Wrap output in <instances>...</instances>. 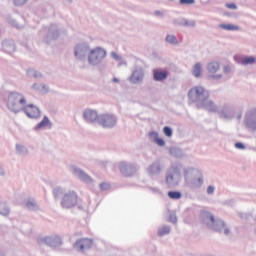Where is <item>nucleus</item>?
Instances as JSON below:
<instances>
[{"label": "nucleus", "mask_w": 256, "mask_h": 256, "mask_svg": "<svg viewBox=\"0 0 256 256\" xmlns=\"http://www.w3.org/2000/svg\"><path fill=\"white\" fill-rule=\"evenodd\" d=\"M153 77H154L155 81H165V79L167 77H169V72L154 70V76Z\"/></svg>", "instance_id": "nucleus-10"}, {"label": "nucleus", "mask_w": 256, "mask_h": 256, "mask_svg": "<svg viewBox=\"0 0 256 256\" xmlns=\"http://www.w3.org/2000/svg\"><path fill=\"white\" fill-rule=\"evenodd\" d=\"M219 62H211L208 64L207 69L209 73H217L219 71Z\"/></svg>", "instance_id": "nucleus-12"}, {"label": "nucleus", "mask_w": 256, "mask_h": 256, "mask_svg": "<svg viewBox=\"0 0 256 256\" xmlns=\"http://www.w3.org/2000/svg\"><path fill=\"white\" fill-rule=\"evenodd\" d=\"M219 28L224 31H239V26L233 24H220Z\"/></svg>", "instance_id": "nucleus-11"}, {"label": "nucleus", "mask_w": 256, "mask_h": 256, "mask_svg": "<svg viewBox=\"0 0 256 256\" xmlns=\"http://www.w3.org/2000/svg\"><path fill=\"white\" fill-rule=\"evenodd\" d=\"M167 233H169V228H163V229L159 232L160 235H167Z\"/></svg>", "instance_id": "nucleus-26"}, {"label": "nucleus", "mask_w": 256, "mask_h": 256, "mask_svg": "<svg viewBox=\"0 0 256 256\" xmlns=\"http://www.w3.org/2000/svg\"><path fill=\"white\" fill-rule=\"evenodd\" d=\"M168 197L170 199H181V192L170 191V192H168Z\"/></svg>", "instance_id": "nucleus-16"}, {"label": "nucleus", "mask_w": 256, "mask_h": 256, "mask_svg": "<svg viewBox=\"0 0 256 256\" xmlns=\"http://www.w3.org/2000/svg\"><path fill=\"white\" fill-rule=\"evenodd\" d=\"M213 191H215V188L213 186H209L207 188V193L211 194V193H213Z\"/></svg>", "instance_id": "nucleus-29"}, {"label": "nucleus", "mask_w": 256, "mask_h": 256, "mask_svg": "<svg viewBox=\"0 0 256 256\" xmlns=\"http://www.w3.org/2000/svg\"><path fill=\"white\" fill-rule=\"evenodd\" d=\"M83 49L81 47L76 48L75 56L78 57L80 53H82Z\"/></svg>", "instance_id": "nucleus-27"}, {"label": "nucleus", "mask_w": 256, "mask_h": 256, "mask_svg": "<svg viewBox=\"0 0 256 256\" xmlns=\"http://www.w3.org/2000/svg\"><path fill=\"white\" fill-rule=\"evenodd\" d=\"M155 143L159 145V147H164L165 146V140L162 138L156 137L154 139Z\"/></svg>", "instance_id": "nucleus-19"}, {"label": "nucleus", "mask_w": 256, "mask_h": 256, "mask_svg": "<svg viewBox=\"0 0 256 256\" xmlns=\"http://www.w3.org/2000/svg\"><path fill=\"white\" fill-rule=\"evenodd\" d=\"M99 123L104 128L114 127L115 126V117H113V115L104 114L100 117Z\"/></svg>", "instance_id": "nucleus-5"}, {"label": "nucleus", "mask_w": 256, "mask_h": 256, "mask_svg": "<svg viewBox=\"0 0 256 256\" xmlns=\"http://www.w3.org/2000/svg\"><path fill=\"white\" fill-rule=\"evenodd\" d=\"M241 63L242 65H253V63H255V57L250 56L242 58Z\"/></svg>", "instance_id": "nucleus-13"}, {"label": "nucleus", "mask_w": 256, "mask_h": 256, "mask_svg": "<svg viewBox=\"0 0 256 256\" xmlns=\"http://www.w3.org/2000/svg\"><path fill=\"white\" fill-rule=\"evenodd\" d=\"M229 71H231V67L226 66V67L224 68V73H229Z\"/></svg>", "instance_id": "nucleus-31"}, {"label": "nucleus", "mask_w": 256, "mask_h": 256, "mask_svg": "<svg viewBox=\"0 0 256 256\" xmlns=\"http://www.w3.org/2000/svg\"><path fill=\"white\" fill-rule=\"evenodd\" d=\"M227 9H237V5L233 4V3H228L226 4Z\"/></svg>", "instance_id": "nucleus-25"}, {"label": "nucleus", "mask_w": 256, "mask_h": 256, "mask_svg": "<svg viewBox=\"0 0 256 256\" xmlns=\"http://www.w3.org/2000/svg\"><path fill=\"white\" fill-rule=\"evenodd\" d=\"M23 111L30 119H37L41 116V111H39V108H37V106H33V104L25 106L23 108Z\"/></svg>", "instance_id": "nucleus-4"}, {"label": "nucleus", "mask_w": 256, "mask_h": 256, "mask_svg": "<svg viewBox=\"0 0 256 256\" xmlns=\"http://www.w3.org/2000/svg\"><path fill=\"white\" fill-rule=\"evenodd\" d=\"M205 93V89L203 87H200V86H197V87H194L192 88L190 91H189V98L194 101L195 99H199V97L201 95H203Z\"/></svg>", "instance_id": "nucleus-8"}, {"label": "nucleus", "mask_w": 256, "mask_h": 256, "mask_svg": "<svg viewBox=\"0 0 256 256\" xmlns=\"http://www.w3.org/2000/svg\"><path fill=\"white\" fill-rule=\"evenodd\" d=\"M91 245H93V241L91 239L82 238L74 244V247L79 249V251H84V249H90Z\"/></svg>", "instance_id": "nucleus-6"}, {"label": "nucleus", "mask_w": 256, "mask_h": 256, "mask_svg": "<svg viewBox=\"0 0 256 256\" xmlns=\"http://www.w3.org/2000/svg\"><path fill=\"white\" fill-rule=\"evenodd\" d=\"M59 193V190H54V195H57Z\"/></svg>", "instance_id": "nucleus-34"}, {"label": "nucleus", "mask_w": 256, "mask_h": 256, "mask_svg": "<svg viewBox=\"0 0 256 256\" xmlns=\"http://www.w3.org/2000/svg\"><path fill=\"white\" fill-rule=\"evenodd\" d=\"M210 220L212 223H215V218L213 216H210Z\"/></svg>", "instance_id": "nucleus-32"}, {"label": "nucleus", "mask_w": 256, "mask_h": 256, "mask_svg": "<svg viewBox=\"0 0 256 256\" xmlns=\"http://www.w3.org/2000/svg\"><path fill=\"white\" fill-rule=\"evenodd\" d=\"M109 187H110L109 183H101L100 184V189L102 191H107V189H109Z\"/></svg>", "instance_id": "nucleus-23"}, {"label": "nucleus", "mask_w": 256, "mask_h": 256, "mask_svg": "<svg viewBox=\"0 0 256 256\" xmlns=\"http://www.w3.org/2000/svg\"><path fill=\"white\" fill-rule=\"evenodd\" d=\"M111 57L115 59V61H121V56L116 52H111Z\"/></svg>", "instance_id": "nucleus-24"}, {"label": "nucleus", "mask_w": 256, "mask_h": 256, "mask_svg": "<svg viewBox=\"0 0 256 256\" xmlns=\"http://www.w3.org/2000/svg\"><path fill=\"white\" fill-rule=\"evenodd\" d=\"M26 205H27L28 209H31V207H34V206H35V203H33V202H28Z\"/></svg>", "instance_id": "nucleus-30"}, {"label": "nucleus", "mask_w": 256, "mask_h": 256, "mask_svg": "<svg viewBox=\"0 0 256 256\" xmlns=\"http://www.w3.org/2000/svg\"><path fill=\"white\" fill-rule=\"evenodd\" d=\"M166 41H167V43H171V45H177V43H179L177 41V37H175L174 35H168L166 37Z\"/></svg>", "instance_id": "nucleus-17"}, {"label": "nucleus", "mask_w": 256, "mask_h": 256, "mask_svg": "<svg viewBox=\"0 0 256 256\" xmlns=\"http://www.w3.org/2000/svg\"><path fill=\"white\" fill-rule=\"evenodd\" d=\"M131 83H140L143 81V70H135L130 78Z\"/></svg>", "instance_id": "nucleus-9"}, {"label": "nucleus", "mask_w": 256, "mask_h": 256, "mask_svg": "<svg viewBox=\"0 0 256 256\" xmlns=\"http://www.w3.org/2000/svg\"><path fill=\"white\" fill-rule=\"evenodd\" d=\"M107 52L103 48H96L91 50L90 55L88 56L89 63H97L101 59H105Z\"/></svg>", "instance_id": "nucleus-3"}, {"label": "nucleus", "mask_w": 256, "mask_h": 256, "mask_svg": "<svg viewBox=\"0 0 256 256\" xmlns=\"http://www.w3.org/2000/svg\"><path fill=\"white\" fill-rule=\"evenodd\" d=\"M225 233H226V235H227V234L229 233V230H226Z\"/></svg>", "instance_id": "nucleus-35"}, {"label": "nucleus", "mask_w": 256, "mask_h": 256, "mask_svg": "<svg viewBox=\"0 0 256 256\" xmlns=\"http://www.w3.org/2000/svg\"><path fill=\"white\" fill-rule=\"evenodd\" d=\"M7 106L11 111L17 113L25 106V97L17 92H12L8 96Z\"/></svg>", "instance_id": "nucleus-1"}, {"label": "nucleus", "mask_w": 256, "mask_h": 256, "mask_svg": "<svg viewBox=\"0 0 256 256\" xmlns=\"http://www.w3.org/2000/svg\"><path fill=\"white\" fill-rule=\"evenodd\" d=\"M235 147H236L237 149H245V146L243 145V143H236V144H235Z\"/></svg>", "instance_id": "nucleus-28"}, {"label": "nucleus", "mask_w": 256, "mask_h": 256, "mask_svg": "<svg viewBox=\"0 0 256 256\" xmlns=\"http://www.w3.org/2000/svg\"><path fill=\"white\" fill-rule=\"evenodd\" d=\"M163 131L166 137H171L173 135V130H171L169 126L164 127Z\"/></svg>", "instance_id": "nucleus-18"}, {"label": "nucleus", "mask_w": 256, "mask_h": 256, "mask_svg": "<svg viewBox=\"0 0 256 256\" xmlns=\"http://www.w3.org/2000/svg\"><path fill=\"white\" fill-rule=\"evenodd\" d=\"M113 82H114V83H119V79L113 78Z\"/></svg>", "instance_id": "nucleus-33"}, {"label": "nucleus", "mask_w": 256, "mask_h": 256, "mask_svg": "<svg viewBox=\"0 0 256 256\" xmlns=\"http://www.w3.org/2000/svg\"><path fill=\"white\" fill-rule=\"evenodd\" d=\"M28 0H14V5H16V7H19L21 5H25V3H27Z\"/></svg>", "instance_id": "nucleus-22"}, {"label": "nucleus", "mask_w": 256, "mask_h": 256, "mask_svg": "<svg viewBox=\"0 0 256 256\" xmlns=\"http://www.w3.org/2000/svg\"><path fill=\"white\" fill-rule=\"evenodd\" d=\"M193 75L195 77H201V64L197 63L193 68Z\"/></svg>", "instance_id": "nucleus-15"}, {"label": "nucleus", "mask_w": 256, "mask_h": 256, "mask_svg": "<svg viewBox=\"0 0 256 256\" xmlns=\"http://www.w3.org/2000/svg\"><path fill=\"white\" fill-rule=\"evenodd\" d=\"M180 5H193L195 3V0H180Z\"/></svg>", "instance_id": "nucleus-20"}, {"label": "nucleus", "mask_w": 256, "mask_h": 256, "mask_svg": "<svg viewBox=\"0 0 256 256\" xmlns=\"http://www.w3.org/2000/svg\"><path fill=\"white\" fill-rule=\"evenodd\" d=\"M78 200L79 196L77 193L75 191H70L63 196L61 205L65 209H71V207H75V205H77Z\"/></svg>", "instance_id": "nucleus-2"}, {"label": "nucleus", "mask_w": 256, "mask_h": 256, "mask_svg": "<svg viewBox=\"0 0 256 256\" xmlns=\"http://www.w3.org/2000/svg\"><path fill=\"white\" fill-rule=\"evenodd\" d=\"M83 115L84 119H86L88 123H93V121H97V119H99V114H97V111L92 109L85 110Z\"/></svg>", "instance_id": "nucleus-7"}, {"label": "nucleus", "mask_w": 256, "mask_h": 256, "mask_svg": "<svg viewBox=\"0 0 256 256\" xmlns=\"http://www.w3.org/2000/svg\"><path fill=\"white\" fill-rule=\"evenodd\" d=\"M0 213H1V215H9V209L6 208L5 206L1 205L0 206Z\"/></svg>", "instance_id": "nucleus-21"}, {"label": "nucleus", "mask_w": 256, "mask_h": 256, "mask_svg": "<svg viewBox=\"0 0 256 256\" xmlns=\"http://www.w3.org/2000/svg\"><path fill=\"white\" fill-rule=\"evenodd\" d=\"M50 123L49 118L45 116L43 120L36 126V129H43V127H47V125Z\"/></svg>", "instance_id": "nucleus-14"}]
</instances>
